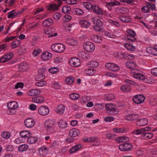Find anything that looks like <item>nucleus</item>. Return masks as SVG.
Masks as SVG:
<instances>
[{
  "instance_id": "1",
  "label": "nucleus",
  "mask_w": 157,
  "mask_h": 157,
  "mask_svg": "<svg viewBox=\"0 0 157 157\" xmlns=\"http://www.w3.org/2000/svg\"><path fill=\"white\" fill-rule=\"evenodd\" d=\"M46 131L50 134H53L55 132V123L54 121L48 120L45 123Z\"/></svg>"
},
{
  "instance_id": "2",
  "label": "nucleus",
  "mask_w": 157,
  "mask_h": 157,
  "mask_svg": "<svg viewBox=\"0 0 157 157\" xmlns=\"http://www.w3.org/2000/svg\"><path fill=\"white\" fill-rule=\"evenodd\" d=\"M65 48V46L61 43L54 44L51 46V49L52 51L58 53L63 52Z\"/></svg>"
},
{
  "instance_id": "3",
  "label": "nucleus",
  "mask_w": 157,
  "mask_h": 157,
  "mask_svg": "<svg viewBox=\"0 0 157 157\" xmlns=\"http://www.w3.org/2000/svg\"><path fill=\"white\" fill-rule=\"evenodd\" d=\"M127 33L125 36L128 41H130L132 42H135L136 41V39L135 38L136 33L135 32L131 29H128L127 30Z\"/></svg>"
},
{
  "instance_id": "4",
  "label": "nucleus",
  "mask_w": 157,
  "mask_h": 157,
  "mask_svg": "<svg viewBox=\"0 0 157 157\" xmlns=\"http://www.w3.org/2000/svg\"><path fill=\"white\" fill-rule=\"evenodd\" d=\"M56 29L53 27L48 28L44 30V33L46 35V37L50 38L56 36L58 34L56 33Z\"/></svg>"
},
{
  "instance_id": "5",
  "label": "nucleus",
  "mask_w": 157,
  "mask_h": 157,
  "mask_svg": "<svg viewBox=\"0 0 157 157\" xmlns=\"http://www.w3.org/2000/svg\"><path fill=\"white\" fill-rule=\"evenodd\" d=\"M83 47L84 50L89 52H93L95 48L94 44L89 41L84 43L83 44Z\"/></svg>"
},
{
  "instance_id": "6",
  "label": "nucleus",
  "mask_w": 157,
  "mask_h": 157,
  "mask_svg": "<svg viewBox=\"0 0 157 157\" xmlns=\"http://www.w3.org/2000/svg\"><path fill=\"white\" fill-rule=\"evenodd\" d=\"M105 108L107 112L109 114H113L117 113L115 105L112 104H106Z\"/></svg>"
},
{
  "instance_id": "7",
  "label": "nucleus",
  "mask_w": 157,
  "mask_h": 157,
  "mask_svg": "<svg viewBox=\"0 0 157 157\" xmlns=\"http://www.w3.org/2000/svg\"><path fill=\"white\" fill-rule=\"evenodd\" d=\"M38 112L40 115L46 116L49 113V109L47 106L42 105L38 109Z\"/></svg>"
},
{
  "instance_id": "8",
  "label": "nucleus",
  "mask_w": 157,
  "mask_h": 157,
  "mask_svg": "<svg viewBox=\"0 0 157 157\" xmlns=\"http://www.w3.org/2000/svg\"><path fill=\"white\" fill-rule=\"evenodd\" d=\"M132 148V145L130 143H123L119 146V149L121 151H129Z\"/></svg>"
},
{
  "instance_id": "9",
  "label": "nucleus",
  "mask_w": 157,
  "mask_h": 157,
  "mask_svg": "<svg viewBox=\"0 0 157 157\" xmlns=\"http://www.w3.org/2000/svg\"><path fill=\"white\" fill-rule=\"evenodd\" d=\"M105 67L106 69L113 71H116L120 70V67L118 66L111 63H106Z\"/></svg>"
},
{
  "instance_id": "10",
  "label": "nucleus",
  "mask_w": 157,
  "mask_h": 157,
  "mask_svg": "<svg viewBox=\"0 0 157 157\" xmlns=\"http://www.w3.org/2000/svg\"><path fill=\"white\" fill-rule=\"evenodd\" d=\"M145 99V97L144 96L141 95H135L132 99V100L135 103L137 104H140L142 103Z\"/></svg>"
},
{
  "instance_id": "11",
  "label": "nucleus",
  "mask_w": 157,
  "mask_h": 157,
  "mask_svg": "<svg viewBox=\"0 0 157 157\" xmlns=\"http://www.w3.org/2000/svg\"><path fill=\"white\" fill-rule=\"evenodd\" d=\"M61 3V2H60L59 4L56 3L51 4L46 6V8L48 10L54 11L59 9Z\"/></svg>"
},
{
  "instance_id": "12",
  "label": "nucleus",
  "mask_w": 157,
  "mask_h": 157,
  "mask_svg": "<svg viewBox=\"0 0 157 157\" xmlns=\"http://www.w3.org/2000/svg\"><path fill=\"white\" fill-rule=\"evenodd\" d=\"M133 77L138 79L144 80L147 83H152V81H148V79H146L145 76L142 74L139 73H135L133 75Z\"/></svg>"
},
{
  "instance_id": "13",
  "label": "nucleus",
  "mask_w": 157,
  "mask_h": 157,
  "mask_svg": "<svg viewBox=\"0 0 157 157\" xmlns=\"http://www.w3.org/2000/svg\"><path fill=\"white\" fill-rule=\"evenodd\" d=\"M69 63L71 66L75 67H78L81 64L80 59L76 58H72L70 59Z\"/></svg>"
},
{
  "instance_id": "14",
  "label": "nucleus",
  "mask_w": 157,
  "mask_h": 157,
  "mask_svg": "<svg viewBox=\"0 0 157 157\" xmlns=\"http://www.w3.org/2000/svg\"><path fill=\"white\" fill-rule=\"evenodd\" d=\"M46 69L45 68H40L38 71V74L36 77V81H40L43 79L44 78V75L43 73L45 71Z\"/></svg>"
},
{
  "instance_id": "15",
  "label": "nucleus",
  "mask_w": 157,
  "mask_h": 157,
  "mask_svg": "<svg viewBox=\"0 0 157 157\" xmlns=\"http://www.w3.org/2000/svg\"><path fill=\"white\" fill-rule=\"evenodd\" d=\"M35 124V121L32 118H27L25 121V125L28 128H32L34 126Z\"/></svg>"
},
{
  "instance_id": "16",
  "label": "nucleus",
  "mask_w": 157,
  "mask_h": 157,
  "mask_svg": "<svg viewBox=\"0 0 157 157\" xmlns=\"http://www.w3.org/2000/svg\"><path fill=\"white\" fill-rule=\"evenodd\" d=\"M136 123L137 126H142L147 124L148 123V120L146 118L137 119Z\"/></svg>"
},
{
  "instance_id": "17",
  "label": "nucleus",
  "mask_w": 157,
  "mask_h": 157,
  "mask_svg": "<svg viewBox=\"0 0 157 157\" xmlns=\"http://www.w3.org/2000/svg\"><path fill=\"white\" fill-rule=\"evenodd\" d=\"M151 128L150 127H145L142 128L141 129H138L133 131V133L135 135H140L143 134L144 132L146 131H148L150 130Z\"/></svg>"
},
{
  "instance_id": "18",
  "label": "nucleus",
  "mask_w": 157,
  "mask_h": 157,
  "mask_svg": "<svg viewBox=\"0 0 157 157\" xmlns=\"http://www.w3.org/2000/svg\"><path fill=\"white\" fill-rule=\"evenodd\" d=\"M32 100L35 103H41L44 102V98L41 96H37L32 97Z\"/></svg>"
},
{
  "instance_id": "19",
  "label": "nucleus",
  "mask_w": 157,
  "mask_h": 157,
  "mask_svg": "<svg viewBox=\"0 0 157 157\" xmlns=\"http://www.w3.org/2000/svg\"><path fill=\"white\" fill-rule=\"evenodd\" d=\"M28 67L27 63L23 62L19 64L18 69L20 72H22L25 71L27 69H28Z\"/></svg>"
},
{
  "instance_id": "20",
  "label": "nucleus",
  "mask_w": 157,
  "mask_h": 157,
  "mask_svg": "<svg viewBox=\"0 0 157 157\" xmlns=\"http://www.w3.org/2000/svg\"><path fill=\"white\" fill-rule=\"evenodd\" d=\"M80 133L79 130L75 128H73L70 131L69 134L70 136L72 137H75L79 135Z\"/></svg>"
},
{
  "instance_id": "21",
  "label": "nucleus",
  "mask_w": 157,
  "mask_h": 157,
  "mask_svg": "<svg viewBox=\"0 0 157 157\" xmlns=\"http://www.w3.org/2000/svg\"><path fill=\"white\" fill-rule=\"evenodd\" d=\"M52 54L48 52H44L41 55V58L44 60H48L52 57Z\"/></svg>"
},
{
  "instance_id": "22",
  "label": "nucleus",
  "mask_w": 157,
  "mask_h": 157,
  "mask_svg": "<svg viewBox=\"0 0 157 157\" xmlns=\"http://www.w3.org/2000/svg\"><path fill=\"white\" fill-rule=\"evenodd\" d=\"M7 106L10 109L15 110L18 107V105L17 102L13 101L8 103Z\"/></svg>"
},
{
  "instance_id": "23",
  "label": "nucleus",
  "mask_w": 157,
  "mask_h": 157,
  "mask_svg": "<svg viewBox=\"0 0 157 157\" xmlns=\"http://www.w3.org/2000/svg\"><path fill=\"white\" fill-rule=\"evenodd\" d=\"M65 106L63 105H58L55 110V111L57 113L60 114H63Z\"/></svg>"
},
{
  "instance_id": "24",
  "label": "nucleus",
  "mask_w": 157,
  "mask_h": 157,
  "mask_svg": "<svg viewBox=\"0 0 157 157\" xmlns=\"http://www.w3.org/2000/svg\"><path fill=\"white\" fill-rule=\"evenodd\" d=\"M53 20L51 18H47L44 21L42 25L44 27H48L51 26L53 23Z\"/></svg>"
},
{
  "instance_id": "25",
  "label": "nucleus",
  "mask_w": 157,
  "mask_h": 157,
  "mask_svg": "<svg viewBox=\"0 0 157 157\" xmlns=\"http://www.w3.org/2000/svg\"><path fill=\"white\" fill-rule=\"evenodd\" d=\"M79 24L82 28H87L89 27L90 23L87 21L81 20L79 21Z\"/></svg>"
},
{
  "instance_id": "26",
  "label": "nucleus",
  "mask_w": 157,
  "mask_h": 157,
  "mask_svg": "<svg viewBox=\"0 0 157 157\" xmlns=\"http://www.w3.org/2000/svg\"><path fill=\"white\" fill-rule=\"evenodd\" d=\"M153 136V134L151 133H149L148 132H144L142 135L140 136V138L142 139L148 140L151 138Z\"/></svg>"
},
{
  "instance_id": "27",
  "label": "nucleus",
  "mask_w": 157,
  "mask_h": 157,
  "mask_svg": "<svg viewBox=\"0 0 157 157\" xmlns=\"http://www.w3.org/2000/svg\"><path fill=\"white\" fill-rule=\"evenodd\" d=\"M139 115L137 114H131L127 116L126 119L128 121H132L137 119Z\"/></svg>"
},
{
  "instance_id": "28",
  "label": "nucleus",
  "mask_w": 157,
  "mask_h": 157,
  "mask_svg": "<svg viewBox=\"0 0 157 157\" xmlns=\"http://www.w3.org/2000/svg\"><path fill=\"white\" fill-rule=\"evenodd\" d=\"M40 93V91L37 89H33L30 90L28 93V94L30 96H34L38 95Z\"/></svg>"
},
{
  "instance_id": "29",
  "label": "nucleus",
  "mask_w": 157,
  "mask_h": 157,
  "mask_svg": "<svg viewBox=\"0 0 157 157\" xmlns=\"http://www.w3.org/2000/svg\"><path fill=\"white\" fill-rule=\"evenodd\" d=\"M113 130L115 132L121 133H126L128 131V129L124 127L120 128H114Z\"/></svg>"
},
{
  "instance_id": "30",
  "label": "nucleus",
  "mask_w": 157,
  "mask_h": 157,
  "mask_svg": "<svg viewBox=\"0 0 157 157\" xmlns=\"http://www.w3.org/2000/svg\"><path fill=\"white\" fill-rule=\"evenodd\" d=\"M126 66L132 70L134 69L137 66L136 63L135 62L128 61L125 64Z\"/></svg>"
},
{
  "instance_id": "31",
  "label": "nucleus",
  "mask_w": 157,
  "mask_h": 157,
  "mask_svg": "<svg viewBox=\"0 0 157 157\" xmlns=\"http://www.w3.org/2000/svg\"><path fill=\"white\" fill-rule=\"evenodd\" d=\"M119 19L121 21L125 23H129L131 21L130 16L127 15L121 16L119 17Z\"/></svg>"
},
{
  "instance_id": "32",
  "label": "nucleus",
  "mask_w": 157,
  "mask_h": 157,
  "mask_svg": "<svg viewBox=\"0 0 157 157\" xmlns=\"http://www.w3.org/2000/svg\"><path fill=\"white\" fill-rule=\"evenodd\" d=\"M31 133L29 131H22L20 133V136L22 138H28L31 135Z\"/></svg>"
},
{
  "instance_id": "33",
  "label": "nucleus",
  "mask_w": 157,
  "mask_h": 157,
  "mask_svg": "<svg viewBox=\"0 0 157 157\" xmlns=\"http://www.w3.org/2000/svg\"><path fill=\"white\" fill-rule=\"evenodd\" d=\"M120 2L117 1H111L110 2H107L106 3L105 6L108 8H109L110 6L113 7L116 6H118L120 5Z\"/></svg>"
},
{
  "instance_id": "34",
  "label": "nucleus",
  "mask_w": 157,
  "mask_h": 157,
  "mask_svg": "<svg viewBox=\"0 0 157 157\" xmlns=\"http://www.w3.org/2000/svg\"><path fill=\"white\" fill-rule=\"evenodd\" d=\"M120 89L123 92H128L132 90V88L130 85H124L121 87Z\"/></svg>"
},
{
  "instance_id": "35",
  "label": "nucleus",
  "mask_w": 157,
  "mask_h": 157,
  "mask_svg": "<svg viewBox=\"0 0 157 157\" xmlns=\"http://www.w3.org/2000/svg\"><path fill=\"white\" fill-rule=\"evenodd\" d=\"M117 10V12L121 14H126L129 12L128 8L124 7H118Z\"/></svg>"
},
{
  "instance_id": "36",
  "label": "nucleus",
  "mask_w": 157,
  "mask_h": 157,
  "mask_svg": "<svg viewBox=\"0 0 157 157\" xmlns=\"http://www.w3.org/2000/svg\"><path fill=\"white\" fill-rule=\"evenodd\" d=\"M82 145L80 144L76 145L74 146L69 151L70 153L72 154L78 151L82 147Z\"/></svg>"
},
{
  "instance_id": "37",
  "label": "nucleus",
  "mask_w": 157,
  "mask_h": 157,
  "mask_svg": "<svg viewBox=\"0 0 157 157\" xmlns=\"http://www.w3.org/2000/svg\"><path fill=\"white\" fill-rule=\"evenodd\" d=\"M78 57L82 59H86L88 58L89 56L86 52L83 51H79L78 53Z\"/></svg>"
},
{
  "instance_id": "38",
  "label": "nucleus",
  "mask_w": 157,
  "mask_h": 157,
  "mask_svg": "<svg viewBox=\"0 0 157 157\" xmlns=\"http://www.w3.org/2000/svg\"><path fill=\"white\" fill-rule=\"evenodd\" d=\"M92 9L94 13L98 14L101 15L103 14V12L101 9L97 6H93Z\"/></svg>"
},
{
  "instance_id": "39",
  "label": "nucleus",
  "mask_w": 157,
  "mask_h": 157,
  "mask_svg": "<svg viewBox=\"0 0 157 157\" xmlns=\"http://www.w3.org/2000/svg\"><path fill=\"white\" fill-rule=\"evenodd\" d=\"M85 72L87 75H92L96 73V71L94 68H89L86 69Z\"/></svg>"
},
{
  "instance_id": "40",
  "label": "nucleus",
  "mask_w": 157,
  "mask_h": 157,
  "mask_svg": "<svg viewBox=\"0 0 157 157\" xmlns=\"http://www.w3.org/2000/svg\"><path fill=\"white\" fill-rule=\"evenodd\" d=\"M67 124L66 121L63 119H61L58 122L59 126L62 128H65L67 126Z\"/></svg>"
},
{
  "instance_id": "41",
  "label": "nucleus",
  "mask_w": 157,
  "mask_h": 157,
  "mask_svg": "<svg viewBox=\"0 0 157 157\" xmlns=\"http://www.w3.org/2000/svg\"><path fill=\"white\" fill-rule=\"evenodd\" d=\"M92 40L96 43H99L102 41V38L100 36L94 35L91 38Z\"/></svg>"
},
{
  "instance_id": "42",
  "label": "nucleus",
  "mask_w": 157,
  "mask_h": 157,
  "mask_svg": "<svg viewBox=\"0 0 157 157\" xmlns=\"http://www.w3.org/2000/svg\"><path fill=\"white\" fill-rule=\"evenodd\" d=\"M75 78L72 76H70L67 78L65 80V82L67 84L71 85L74 82Z\"/></svg>"
},
{
  "instance_id": "43",
  "label": "nucleus",
  "mask_w": 157,
  "mask_h": 157,
  "mask_svg": "<svg viewBox=\"0 0 157 157\" xmlns=\"http://www.w3.org/2000/svg\"><path fill=\"white\" fill-rule=\"evenodd\" d=\"M67 42L69 44L75 46L77 44V42L74 39L72 38H68L67 40Z\"/></svg>"
},
{
  "instance_id": "44",
  "label": "nucleus",
  "mask_w": 157,
  "mask_h": 157,
  "mask_svg": "<svg viewBox=\"0 0 157 157\" xmlns=\"http://www.w3.org/2000/svg\"><path fill=\"white\" fill-rule=\"evenodd\" d=\"M28 146L26 144H23L20 145L18 148V151L21 152L26 151L28 148Z\"/></svg>"
},
{
  "instance_id": "45",
  "label": "nucleus",
  "mask_w": 157,
  "mask_h": 157,
  "mask_svg": "<svg viewBox=\"0 0 157 157\" xmlns=\"http://www.w3.org/2000/svg\"><path fill=\"white\" fill-rule=\"evenodd\" d=\"M37 138L35 136H29V137L27 141L28 143L30 144H32L36 143Z\"/></svg>"
},
{
  "instance_id": "46",
  "label": "nucleus",
  "mask_w": 157,
  "mask_h": 157,
  "mask_svg": "<svg viewBox=\"0 0 157 157\" xmlns=\"http://www.w3.org/2000/svg\"><path fill=\"white\" fill-rule=\"evenodd\" d=\"M124 46L128 50L130 51H134L135 49V47L132 45L128 43H125Z\"/></svg>"
},
{
  "instance_id": "47",
  "label": "nucleus",
  "mask_w": 157,
  "mask_h": 157,
  "mask_svg": "<svg viewBox=\"0 0 157 157\" xmlns=\"http://www.w3.org/2000/svg\"><path fill=\"white\" fill-rule=\"evenodd\" d=\"M126 55H127V53L124 52H118L117 53L116 57L120 59H125Z\"/></svg>"
},
{
  "instance_id": "48",
  "label": "nucleus",
  "mask_w": 157,
  "mask_h": 157,
  "mask_svg": "<svg viewBox=\"0 0 157 157\" xmlns=\"http://www.w3.org/2000/svg\"><path fill=\"white\" fill-rule=\"evenodd\" d=\"M146 51L147 52L150 54H152L155 56L157 55V54L155 53V52L156 51L155 49V47L154 48L151 47L147 48L146 49Z\"/></svg>"
},
{
  "instance_id": "49",
  "label": "nucleus",
  "mask_w": 157,
  "mask_h": 157,
  "mask_svg": "<svg viewBox=\"0 0 157 157\" xmlns=\"http://www.w3.org/2000/svg\"><path fill=\"white\" fill-rule=\"evenodd\" d=\"M71 10L70 7L67 6H65L63 7L62 11L63 13H68L70 12Z\"/></svg>"
},
{
  "instance_id": "50",
  "label": "nucleus",
  "mask_w": 157,
  "mask_h": 157,
  "mask_svg": "<svg viewBox=\"0 0 157 157\" xmlns=\"http://www.w3.org/2000/svg\"><path fill=\"white\" fill-rule=\"evenodd\" d=\"M1 136L5 139H8L11 136L10 133L6 132H2L1 135Z\"/></svg>"
},
{
  "instance_id": "51",
  "label": "nucleus",
  "mask_w": 157,
  "mask_h": 157,
  "mask_svg": "<svg viewBox=\"0 0 157 157\" xmlns=\"http://www.w3.org/2000/svg\"><path fill=\"white\" fill-rule=\"evenodd\" d=\"M70 98L73 100H77L79 98V95L76 93H71L69 95Z\"/></svg>"
},
{
  "instance_id": "52",
  "label": "nucleus",
  "mask_w": 157,
  "mask_h": 157,
  "mask_svg": "<svg viewBox=\"0 0 157 157\" xmlns=\"http://www.w3.org/2000/svg\"><path fill=\"white\" fill-rule=\"evenodd\" d=\"M39 152L42 155H44L48 153V149L45 147H42L39 150Z\"/></svg>"
},
{
  "instance_id": "53",
  "label": "nucleus",
  "mask_w": 157,
  "mask_h": 157,
  "mask_svg": "<svg viewBox=\"0 0 157 157\" xmlns=\"http://www.w3.org/2000/svg\"><path fill=\"white\" fill-rule=\"evenodd\" d=\"M87 65L90 67H96L98 65V63L95 61H92L89 62Z\"/></svg>"
},
{
  "instance_id": "54",
  "label": "nucleus",
  "mask_w": 157,
  "mask_h": 157,
  "mask_svg": "<svg viewBox=\"0 0 157 157\" xmlns=\"http://www.w3.org/2000/svg\"><path fill=\"white\" fill-rule=\"evenodd\" d=\"M75 14L78 15H82L83 14V11L78 8H75L74 10Z\"/></svg>"
},
{
  "instance_id": "55",
  "label": "nucleus",
  "mask_w": 157,
  "mask_h": 157,
  "mask_svg": "<svg viewBox=\"0 0 157 157\" xmlns=\"http://www.w3.org/2000/svg\"><path fill=\"white\" fill-rule=\"evenodd\" d=\"M59 71L58 67H52L48 69L49 72L51 73L54 74L57 72Z\"/></svg>"
},
{
  "instance_id": "56",
  "label": "nucleus",
  "mask_w": 157,
  "mask_h": 157,
  "mask_svg": "<svg viewBox=\"0 0 157 157\" xmlns=\"http://www.w3.org/2000/svg\"><path fill=\"white\" fill-rule=\"evenodd\" d=\"M47 82L45 81H40L35 83L36 86L39 87H42L46 85Z\"/></svg>"
},
{
  "instance_id": "57",
  "label": "nucleus",
  "mask_w": 157,
  "mask_h": 157,
  "mask_svg": "<svg viewBox=\"0 0 157 157\" xmlns=\"http://www.w3.org/2000/svg\"><path fill=\"white\" fill-rule=\"evenodd\" d=\"M83 6L88 10H90L92 9L93 6L90 3L88 2H85L83 3Z\"/></svg>"
},
{
  "instance_id": "58",
  "label": "nucleus",
  "mask_w": 157,
  "mask_h": 157,
  "mask_svg": "<svg viewBox=\"0 0 157 157\" xmlns=\"http://www.w3.org/2000/svg\"><path fill=\"white\" fill-rule=\"evenodd\" d=\"M15 17V10H13L8 13L7 15V17L8 18L13 19Z\"/></svg>"
},
{
  "instance_id": "59",
  "label": "nucleus",
  "mask_w": 157,
  "mask_h": 157,
  "mask_svg": "<svg viewBox=\"0 0 157 157\" xmlns=\"http://www.w3.org/2000/svg\"><path fill=\"white\" fill-rule=\"evenodd\" d=\"M124 82L127 84L132 85H135L137 84V83L135 81L130 79H125L124 80Z\"/></svg>"
},
{
  "instance_id": "60",
  "label": "nucleus",
  "mask_w": 157,
  "mask_h": 157,
  "mask_svg": "<svg viewBox=\"0 0 157 157\" xmlns=\"http://www.w3.org/2000/svg\"><path fill=\"white\" fill-rule=\"evenodd\" d=\"M22 137H20L17 138L15 140V143L17 144L23 143L25 142V140Z\"/></svg>"
},
{
  "instance_id": "61",
  "label": "nucleus",
  "mask_w": 157,
  "mask_h": 157,
  "mask_svg": "<svg viewBox=\"0 0 157 157\" xmlns=\"http://www.w3.org/2000/svg\"><path fill=\"white\" fill-rule=\"evenodd\" d=\"M13 54L12 52H10L4 56L6 60L7 61L10 60L13 57Z\"/></svg>"
},
{
  "instance_id": "62",
  "label": "nucleus",
  "mask_w": 157,
  "mask_h": 157,
  "mask_svg": "<svg viewBox=\"0 0 157 157\" xmlns=\"http://www.w3.org/2000/svg\"><path fill=\"white\" fill-rule=\"evenodd\" d=\"M104 34L106 36L110 38H115V36L113 34L108 32L106 31H105L104 32Z\"/></svg>"
},
{
  "instance_id": "63",
  "label": "nucleus",
  "mask_w": 157,
  "mask_h": 157,
  "mask_svg": "<svg viewBox=\"0 0 157 157\" xmlns=\"http://www.w3.org/2000/svg\"><path fill=\"white\" fill-rule=\"evenodd\" d=\"M108 21L111 23V25H113L117 27H119L120 25L118 22L113 21L110 19H108Z\"/></svg>"
},
{
  "instance_id": "64",
  "label": "nucleus",
  "mask_w": 157,
  "mask_h": 157,
  "mask_svg": "<svg viewBox=\"0 0 157 157\" xmlns=\"http://www.w3.org/2000/svg\"><path fill=\"white\" fill-rule=\"evenodd\" d=\"M108 21L111 23V25H113L117 27H119L120 25L118 22L113 21L110 19H108Z\"/></svg>"
}]
</instances>
